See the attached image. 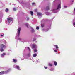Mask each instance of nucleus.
I'll return each mask as SVG.
<instances>
[{"mask_svg": "<svg viewBox=\"0 0 75 75\" xmlns=\"http://www.w3.org/2000/svg\"><path fill=\"white\" fill-rule=\"evenodd\" d=\"M15 39L16 38V37H15Z\"/></svg>", "mask_w": 75, "mask_h": 75, "instance_id": "c03bdc74", "label": "nucleus"}, {"mask_svg": "<svg viewBox=\"0 0 75 75\" xmlns=\"http://www.w3.org/2000/svg\"><path fill=\"white\" fill-rule=\"evenodd\" d=\"M61 5L60 4H58L56 8L53 10V13H57L58 12V10H60L61 9Z\"/></svg>", "mask_w": 75, "mask_h": 75, "instance_id": "f257e3e1", "label": "nucleus"}, {"mask_svg": "<svg viewBox=\"0 0 75 75\" xmlns=\"http://www.w3.org/2000/svg\"><path fill=\"white\" fill-rule=\"evenodd\" d=\"M48 21V19H46V20L43 19L42 20L41 22L42 23L43 22H45V21Z\"/></svg>", "mask_w": 75, "mask_h": 75, "instance_id": "f8f14e48", "label": "nucleus"}, {"mask_svg": "<svg viewBox=\"0 0 75 75\" xmlns=\"http://www.w3.org/2000/svg\"><path fill=\"white\" fill-rule=\"evenodd\" d=\"M39 27H36V30H39Z\"/></svg>", "mask_w": 75, "mask_h": 75, "instance_id": "cd10ccee", "label": "nucleus"}, {"mask_svg": "<svg viewBox=\"0 0 75 75\" xmlns=\"http://www.w3.org/2000/svg\"><path fill=\"white\" fill-rule=\"evenodd\" d=\"M1 21H2L1 19L0 18V23H1Z\"/></svg>", "mask_w": 75, "mask_h": 75, "instance_id": "4c0bfd02", "label": "nucleus"}, {"mask_svg": "<svg viewBox=\"0 0 75 75\" xmlns=\"http://www.w3.org/2000/svg\"><path fill=\"white\" fill-rule=\"evenodd\" d=\"M17 10V9H16V8H13V10L14 11H16Z\"/></svg>", "mask_w": 75, "mask_h": 75, "instance_id": "393cba45", "label": "nucleus"}, {"mask_svg": "<svg viewBox=\"0 0 75 75\" xmlns=\"http://www.w3.org/2000/svg\"><path fill=\"white\" fill-rule=\"evenodd\" d=\"M50 9V8H49V7L48 6V7H46V9L47 10H49Z\"/></svg>", "mask_w": 75, "mask_h": 75, "instance_id": "412c9836", "label": "nucleus"}, {"mask_svg": "<svg viewBox=\"0 0 75 75\" xmlns=\"http://www.w3.org/2000/svg\"><path fill=\"white\" fill-rule=\"evenodd\" d=\"M54 46H55L57 50L58 49V46L57 45H54Z\"/></svg>", "mask_w": 75, "mask_h": 75, "instance_id": "f3484780", "label": "nucleus"}, {"mask_svg": "<svg viewBox=\"0 0 75 75\" xmlns=\"http://www.w3.org/2000/svg\"><path fill=\"white\" fill-rule=\"evenodd\" d=\"M37 56V54L35 53L33 54V57H36Z\"/></svg>", "mask_w": 75, "mask_h": 75, "instance_id": "4468645a", "label": "nucleus"}, {"mask_svg": "<svg viewBox=\"0 0 75 75\" xmlns=\"http://www.w3.org/2000/svg\"><path fill=\"white\" fill-rule=\"evenodd\" d=\"M33 41H36V39L35 38L33 39Z\"/></svg>", "mask_w": 75, "mask_h": 75, "instance_id": "72a5a7b5", "label": "nucleus"}, {"mask_svg": "<svg viewBox=\"0 0 75 75\" xmlns=\"http://www.w3.org/2000/svg\"><path fill=\"white\" fill-rule=\"evenodd\" d=\"M72 1V2H73V1Z\"/></svg>", "mask_w": 75, "mask_h": 75, "instance_id": "a18cd8bd", "label": "nucleus"}, {"mask_svg": "<svg viewBox=\"0 0 75 75\" xmlns=\"http://www.w3.org/2000/svg\"><path fill=\"white\" fill-rule=\"evenodd\" d=\"M19 70H20V69H19Z\"/></svg>", "mask_w": 75, "mask_h": 75, "instance_id": "49530a36", "label": "nucleus"}, {"mask_svg": "<svg viewBox=\"0 0 75 75\" xmlns=\"http://www.w3.org/2000/svg\"><path fill=\"white\" fill-rule=\"evenodd\" d=\"M30 14L31 16H33V12L32 11H30Z\"/></svg>", "mask_w": 75, "mask_h": 75, "instance_id": "a211bd4d", "label": "nucleus"}, {"mask_svg": "<svg viewBox=\"0 0 75 75\" xmlns=\"http://www.w3.org/2000/svg\"><path fill=\"white\" fill-rule=\"evenodd\" d=\"M54 65H55V66H56L57 65V62L55 61L54 62Z\"/></svg>", "mask_w": 75, "mask_h": 75, "instance_id": "2eb2a0df", "label": "nucleus"}, {"mask_svg": "<svg viewBox=\"0 0 75 75\" xmlns=\"http://www.w3.org/2000/svg\"><path fill=\"white\" fill-rule=\"evenodd\" d=\"M32 5H33V6H35V3H33L32 4Z\"/></svg>", "mask_w": 75, "mask_h": 75, "instance_id": "f704fd0d", "label": "nucleus"}, {"mask_svg": "<svg viewBox=\"0 0 75 75\" xmlns=\"http://www.w3.org/2000/svg\"><path fill=\"white\" fill-rule=\"evenodd\" d=\"M17 39L18 40H19V41H23V39L21 38H17Z\"/></svg>", "mask_w": 75, "mask_h": 75, "instance_id": "1a4fd4ad", "label": "nucleus"}, {"mask_svg": "<svg viewBox=\"0 0 75 75\" xmlns=\"http://www.w3.org/2000/svg\"><path fill=\"white\" fill-rule=\"evenodd\" d=\"M31 31L32 33H35V30H34L33 29V28H31Z\"/></svg>", "mask_w": 75, "mask_h": 75, "instance_id": "9b49d317", "label": "nucleus"}, {"mask_svg": "<svg viewBox=\"0 0 75 75\" xmlns=\"http://www.w3.org/2000/svg\"><path fill=\"white\" fill-rule=\"evenodd\" d=\"M25 50H29V51H30L31 50H30V48H29V47H25Z\"/></svg>", "mask_w": 75, "mask_h": 75, "instance_id": "6e6552de", "label": "nucleus"}, {"mask_svg": "<svg viewBox=\"0 0 75 75\" xmlns=\"http://www.w3.org/2000/svg\"><path fill=\"white\" fill-rule=\"evenodd\" d=\"M37 14L38 16H41V15H42V13H41L38 12V13Z\"/></svg>", "mask_w": 75, "mask_h": 75, "instance_id": "dca6fc26", "label": "nucleus"}, {"mask_svg": "<svg viewBox=\"0 0 75 75\" xmlns=\"http://www.w3.org/2000/svg\"><path fill=\"white\" fill-rule=\"evenodd\" d=\"M6 55V53H3V54H1V58H3L4 57V56Z\"/></svg>", "mask_w": 75, "mask_h": 75, "instance_id": "9d476101", "label": "nucleus"}, {"mask_svg": "<svg viewBox=\"0 0 75 75\" xmlns=\"http://www.w3.org/2000/svg\"><path fill=\"white\" fill-rule=\"evenodd\" d=\"M43 31H45V32H47V31H48V29H42Z\"/></svg>", "mask_w": 75, "mask_h": 75, "instance_id": "ddd939ff", "label": "nucleus"}, {"mask_svg": "<svg viewBox=\"0 0 75 75\" xmlns=\"http://www.w3.org/2000/svg\"><path fill=\"white\" fill-rule=\"evenodd\" d=\"M6 12H8V9H7V8H6V10H5Z\"/></svg>", "mask_w": 75, "mask_h": 75, "instance_id": "5701e85b", "label": "nucleus"}, {"mask_svg": "<svg viewBox=\"0 0 75 75\" xmlns=\"http://www.w3.org/2000/svg\"><path fill=\"white\" fill-rule=\"evenodd\" d=\"M3 35H1V37H3Z\"/></svg>", "mask_w": 75, "mask_h": 75, "instance_id": "ea45409f", "label": "nucleus"}, {"mask_svg": "<svg viewBox=\"0 0 75 75\" xmlns=\"http://www.w3.org/2000/svg\"><path fill=\"white\" fill-rule=\"evenodd\" d=\"M73 26L75 27V22L73 23Z\"/></svg>", "mask_w": 75, "mask_h": 75, "instance_id": "2f4dec72", "label": "nucleus"}, {"mask_svg": "<svg viewBox=\"0 0 75 75\" xmlns=\"http://www.w3.org/2000/svg\"><path fill=\"white\" fill-rule=\"evenodd\" d=\"M37 62H38V61L37 60Z\"/></svg>", "mask_w": 75, "mask_h": 75, "instance_id": "79ce46f5", "label": "nucleus"}, {"mask_svg": "<svg viewBox=\"0 0 75 75\" xmlns=\"http://www.w3.org/2000/svg\"><path fill=\"white\" fill-rule=\"evenodd\" d=\"M26 19L27 21H28V20H29V17H27Z\"/></svg>", "mask_w": 75, "mask_h": 75, "instance_id": "a878e982", "label": "nucleus"}, {"mask_svg": "<svg viewBox=\"0 0 75 75\" xmlns=\"http://www.w3.org/2000/svg\"><path fill=\"white\" fill-rule=\"evenodd\" d=\"M44 25L41 24V27H44Z\"/></svg>", "mask_w": 75, "mask_h": 75, "instance_id": "b1692460", "label": "nucleus"}, {"mask_svg": "<svg viewBox=\"0 0 75 75\" xmlns=\"http://www.w3.org/2000/svg\"><path fill=\"white\" fill-rule=\"evenodd\" d=\"M3 41H5V42H6V41L5 40H3Z\"/></svg>", "mask_w": 75, "mask_h": 75, "instance_id": "a19ab883", "label": "nucleus"}, {"mask_svg": "<svg viewBox=\"0 0 75 75\" xmlns=\"http://www.w3.org/2000/svg\"><path fill=\"white\" fill-rule=\"evenodd\" d=\"M21 60H23L24 59L23 58H21Z\"/></svg>", "mask_w": 75, "mask_h": 75, "instance_id": "58836bf2", "label": "nucleus"}, {"mask_svg": "<svg viewBox=\"0 0 75 75\" xmlns=\"http://www.w3.org/2000/svg\"><path fill=\"white\" fill-rule=\"evenodd\" d=\"M11 21H13V19L12 18H7V21L8 23H10Z\"/></svg>", "mask_w": 75, "mask_h": 75, "instance_id": "39448f33", "label": "nucleus"}, {"mask_svg": "<svg viewBox=\"0 0 75 75\" xmlns=\"http://www.w3.org/2000/svg\"><path fill=\"white\" fill-rule=\"evenodd\" d=\"M25 25H26V26H27V27H28V24H27V23H26V24H25Z\"/></svg>", "mask_w": 75, "mask_h": 75, "instance_id": "473e14b6", "label": "nucleus"}, {"mask_svg": "<svg viewBox=\"0 0 75 75\" xmlns=\"http://www.w3.org/2000/svg\"><path fill=\"white\" fill-rule=\"evenodd\" d=\"M50 70L51 71H54V69H51Z\"/></svg>", "mask_w": 75, "mask_h": 75, "instance_id": "7c9ffc66", "label": "nucleus"}, {"mask_svg": "<svg viewBox=\"0 0 75 75\" xmlns=\"http://www.w3.org/2000/svg\"><path fill=\"white\" fill-rule=\"evenodd\" d=\"M67 6H64V8H67Z\"/></svg>", "mask_w": 75, "mask_h": 75, "instance_id": "e433bc0d", "label": "nucleus"}, {"mask_svg": "<svg viewBox=\"0 0 75 75\" xmlns=\"http://www.w3.org/2000/svg\"><path fill=\"white\" fill-rule=\"evenodd\" d=\"M49 66H50V67H52V64L50 63H49Z\"/></svg>", "mask_w": 75, "mask_h": 75, "instance_id": "aec40b11", "label": "nucleus"}, {"mask_svg": "<svg viewBox=\"0 0 75 75\" xmlns=\"http://www.w3.org/2000/svg\"><path fill=\"white\" fill-rule=\"evenodd\" d=\"M10 71V70L8 69L6 71H2L0 72V75H3V74H7V73H8Z\"/></svg>", "mask_w": 75, "mask_h": 75, "instance_id": "7ed1b4c3", "label": "nucleus"}, {"mask_svg": "<svg viewBox=\"0 0 75 75\" xmlns=\"http://www.w3.org/2000/svg\"><path fill=\"white\" fill-rule=\"evenodd\" d=\"M34 52H37V50L35 49L34 50Z\"/></svg>", "mask_w": 75, "mask_h": 75, "instance_id": "c85d7f7f", "label": "nucleus"}, {"mask_svg": "<svg viewBox=\"0 0 75 75\" xmlns=\"http://www.w3.org/2000/svg\"><path fill=\"white\" fill-rule=\"evenodd\" d=\"M13 61L14 62H17V60L15 59H13Z\"/></svg>", "mask_w": 75, "mask_h": 75, "instance_id": "6ab92c4d", "label": "nucleus"}, {"mask_svg": "<svg viewBox=\"0 0 75 75\" xmlns=\"http://www.w3.org/2000/svg\"><path fill=\"white\" fill-rule=\"evenodd\" d=\"M53 50H54V52H57V50H54V48Z\"/></svg>", "mask_w": 75, "mask_h": 75, "instance_id": "c756f323", "label": "nucleus"}, {"mask_svg": "<svg viewBox=\"0 0 75 75\" xmlns=\"http://www.w3.org/2000/svg\"><path fill=\"white\" fill-rule=\"evenodd\" d=\"M46 15H50V13L48 12H47L46 13Z\"/></svg>", "mask_w": 75, "mask_h": 75, "instance_id": "bb28decb", "label": "nucleus"}, {"mask_svg": "<svg viewBox=\"0 0 75 75\" xmlns=\"http://www.w3.org/2000/svg\"><path fill=\"white\" fill-rule=\"evenodd\" d=\"M44 67L45 68V69H47V68H48L47 67H45V66H44Z\"/></svg>", "mask_w": 75, "mask_h": 75, "instance_id": "c9c22d12", "label": "nucleus"}, {"mask_svg": "<svg viewBox=\"0 0 75 75\" xmlns=\"http://www.w3.org/2000/svg\"><path fill=\"white\" fill-rule=\"evenodd\" d=\"M32 48H35L36 47H37V45L35 44H33L32 45Z\"/></svg>", "mask_w": 75, "mask_h": 75, "instance_id": "0eeeda50", "label": "nucleus"}, {"mask_svg": "<svg viewBox=\"0 0 75 75\" xmlns=\"http://www.w3.org/2000/svg\"><path fill=\"white\" fill-rule=\"evenodd\" d=\"M13 67L14 68H16V69H18V70H20V67H19V66L16 65H15L13 66Z\"/></svg>", "mask_w": 75, "mask_h": 75, "instance_id": "423d86ee", "label": "nucleus"}, {"mask_svg": "<svg viewBox=\"0 0 75 75\" xmlns=\"http://www.w3.org/2000/svg\"><path fill=\"white\" fill-rule=\"evenodd\" d=\"M74 14H75V12H74Z\"/></svg>", "mask_w": 75, "mask_h": 75, "instance_id": "37998d69", "label": "nucleus"}, {"mask_svg": "<svg viewBox=\"0 0 75 75\" xmlns=\"http://www.w3.org/2000/svg\"><path fill=\"white\" fill-rule=\"evenodd\" d=\"M0 47L1 48L0 49V51L1 52L3 51L4 50H3V48H6V46L4 44H1L0 45Z\"/></svg>", "mask_w": 75, "mask_h": 75, "instance_id": "f03ea898", "label": "nucleus"}, {"mask_svg": "<svg viewBox=\"0 0 75 75\" xmlns=\"http://www.w3.org/2000/svg\"><path fill=\"white\" fill-rule=\"evenodd\" d=\"M28 57H31V54H30V53H29L27 55Z\"/></svg>", "mask_w": 75, "mask_h": 75, "instance_id": "4be33fe9", "label": "nucleus"}, {"mask_svg": "<svg viewBox=\"0 0 75 75\" xmlns=\"http://www.w3.org/2000/svg\"><path fill=\"white\" fill-rule=\"evenodd\" d=\"M21 27H19L18 29L17 34V36L18 37L20 36V31H21Z\"/></svg>", "mask_w": 75, "mask_h": 75, "instance_id": "20e7f679", "label": "nucleus"}]
</instances>
